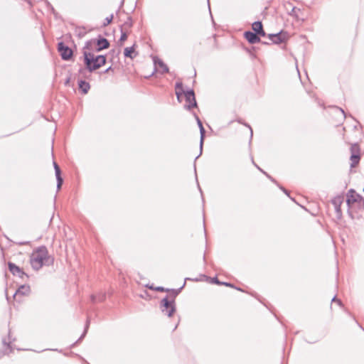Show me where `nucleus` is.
Here are the masks:
<instances>
[{
    "label": "nucleus",
    "instance_id": "obj_1",
    "mask_svg": "<svg viewBox=\"0 0 364 364\" xmlns=\"http://www.w3.org/2000/svg\"><path fill=\"white\" fill-rule=\"evenodd\" d=\"M54 259L49 255L46 246H41L36 249L30 257V263L35 270L40 269L44 265H50L53 263Z\"/></svg>",
    "mask_w": 364,
    "mask_h": 364
},
{
    "label": "nucleus",
    "instance_id": "obj_2",
    "mask_svg": "<svg viewBox=\"0 0 364 364\" xmlns=\"http://www.w3.org/2000/svg\"><path fill=\"white\" fill-rule=\"evenodd\" d=\"M85 64L87 70L92 72L106 63L105 55H100L95 56L93 53L84 52Z\"/></svg>",
    "mask_w": 364,
    "mask_h": 364
},
{
    "label": "nucleus",
    "instance_id": "obj_3",
    "mask_svg": "<svg viewBox=\"0 0 364 364\" xmlns=\"http://www.w3.org/2000/svg\"><path fill=\"white\" fill-rule=\"evenodd\" d=\"M346 203L348 210H361L364 209V198L353 189H350L346 194Z\"/></svg>",
    "mask_w": 364,
    "mask_h": 364
},
{
    "label": "nucleus",
    "instance_id": "obj_4",
    "mask_svg": "<svg viewBox=\"0 0 364 364\" xmlns=\"http://www.w3.org/2000/svg\"><path fill=\"white\" fill-rule=\"evenodd\" d=\"M173 294V298L169 300L168 296H166L161 300V308L163 313L171 317L176 311L174 298L178 294V291L172 290Z\"/></svg>",
    "mask_w": 364,
    "mask_h": 364
},
{
    "label": "nucleus",
    "instance_id": "obj_5",
    "mask_svg": "<svg viewBox=\"0 0 364 364\" xmlns=\"http://www.w3.org/2000/svg\"><path fill=\"white\" fill-rule=\"evenodd\" d=\"M350 152V167L354 168L359 164L360 159L359 146L357 144L351 145Z\"/></svg>",
    "mask_w": 364,
    "mask_h": 364
},
{
    "label": "nucleus",
    "instance_id": "obj_6",
    "mask_svg": "<svg viewBox=\"0 0 364 364\" xmlns=\"http://www.w3.org/2000/svg\"><path fill=\"white\" fill-rule=\"evenodd\" d=\"M58 50L63 60H68L73 55V50L63 42L58 43Z\"/></svg>",
    "mask_w": 364,
    "mask_h": 364
},
{
    "label": "nucleus",
    "instance_id": "obj_7",
    "mask_svg": "<svg viewBox=\"0 0 364 364\" xmlns=\"http://www.w3.org/2000/svg\"><path fill=\"white\" fill-rule=\"evenodd\" d=\"M344 196H337L333 198L331 200V203L334 207L335 211L336 213L337 217L341 218L342 216V210L341 206L344 201Z\"/></svg>",
    "mask_w": 364,
    "mask_h": 364
},
{
    "label": "nucleus",
    "instance_id": "obj_8",
    "mask_svg": "<svg viewBox=\"0 0 364 364\" xmlns=\"http://www.w3.org/2000/svg\"><path fill=\"white\" fill-rule=\"evenodd\" d=\"M184 95L186 97V102L188 103V105H186V107L188 109H191L193 107H195L197 106L196 100L195 98V94L193 90H189L186 91L184 92Z\"/></svg>",
    "mask_w": 364,
    "mask_h": 364
},
{
    "label": "nucleus",
    "instance_id": "obj_9",
    "mask_svg": "<svg viewBox=\"0 0 364 364\" xmlns=\"http://www.w3.org/2000/svg\"><path fill=\"white\" fill-rule=\"evenodd\" d=\"M268 38L273 43L279 44L286 41L287 35L286 33L279 32L275 34H269Z\"/></svg>",
    "mask_w": 364,
    "mask_h": 364
},
{
    "label": "nucleus",
    "instance_id": "obj_10",
    "mask_svg": "<svg viewBox=\"0 0 364 364\" xmlns=\"http://www.w3.org/2000/svg\"><path fill=\"white\" fill-rule=\"evenodd\" d=\"M9 271L14 275L18 276L20 278H23L24 276H26L25 272L15 264L9 262L8 263Z\"/></svg>",
    "mask_w": 364,
    "mask_h": 364
},
{
    "label": "nucleus",
    "instance_id": "obj_11",
    "mask_svg": "<svg viewBox=\"0 0 364 364\" xmlns=\"http://www.w3.org/2000/svg\"><path fill=\"white\" fill-rule=\"evenodd\" d=\"M154 63L156 69H158L161 73H166L168 72V66L159 58L155 57L154 58Z\"/></svg>",
    "mask_w": 364,
    "mask_h": 364
},
{
    "label": "nucleus",
    "instance_id": "obj_12",
    "mask_svg": "<svg viewBox=\"0 0 364 364\" xmlns=\"http://www.w3.org/2000/svg\"><path fill=\"white\" fill-rule=\"evenodd\" d=\"M53 166L55 168V176H56V179H57V189L60 190L61 188V186L63 184V180L61 177V171H60L59 166L55 161L53 162Z\"/></svg>",
    "mask_w": 364,
    "mask_h": 364
},
{
    "label": "nucleus",
    "instance_id": "obj_13",
    "mask_svg": "<svg viewBox=\"0 0 364 364\" xmlns=\"http://www.w3.org/2000/svg\"><path fill=\"white\" fill-rule=\"evenodd\" d=\"M245 38L249 43L254 44L260 42V38L256 33L251 31H246L245 33Z\"/></svg>",
    "mask_w": 364,
    "mask_h": 364
},
{
    "label": "nucleus",
    "instance_id": "obj_14",
    "mask_svg": "<svg viewBox=\"0 0 364 364\" xmlns=\"http://www.w3.org/2000/svg\"><path fill=\"white\" fill-rule=\"evenodd\" d=\"M96 45L97 46L96 50L100 51L102 49L107 48L109 46V43L106 38H100L96 41Z\"/></svg>",
    "mask_w": 364,
    "mask_h": 364
},
{
    "label": "nucleus",
    "instance_id": "obj_15",
    "mask_svg": "<svg viewBox=\"0 0 364 364\" xmlns=\"http://www.w3.org/2000/svg\"><path fill=\"white\" fill-rule=\"evenodd\" d=\"M124 54L125 57L133 59L136 56V54L134 53V45L131 47L125 48Z\"/></svg>",
    "mask_w": 364,
    "mask_h": 364
},
{
    "label": "nucleus",
    "instance_id": "obj_16",
    "mask_svg": "<svg viewBox=\"0 0 364 364\" xmlns=\"http://www.w3.org/2000/svg\"><path fill=\"white\" fill-rule=\"evenodd\" d=\"M79 88L81 90L83 94L87 93L88 90L90 88V84L85 81V80H80L79 82Z\"/></svg>",
    "mask_w": 364,
    "mask_h": 364
},
{
    "label": "nucleus",
    "instance_id": "obj_17",
    "mask_svg": "<svg viewBox=\"0 0 364 364\" xmlns=\"http://www.w3.org/2000/svg\"><path fill=\"white\" fill-rule=\"evenodd\" d=\"M184 92H186L183 90L182 83L177 82L176 84V95L178 100L180 101V97L182 95H184Z\"/></svg>",
    "mask_w": 364,
    "mask_h": 364
},
{
    "label": "nucleus",
    "instance_id": "obj_18",
    "mask_svg": "<svg viewBox=\"0 0 364 364\" xmlns=\"http://www.w3.org/2000/svg\"><path fill=\"white\" fill-rule=\"evenodd\" d=\"M30 291V287L28 285H21L16 292V294L26 295Z\"/></svg>",
    "mask_w": 364,
    "mask_h": 364
},
{
    "label": "nucleus",
    "instance_id": "obj_19",
    "mask_svg": "<svg viewBox=\"0 0 364 364\" xmlns=\"http://www.w3.org/2000/svg\"><path fill=\"white\" fill-rule=\"evenodd\" d=\"M132 26V18L129 16L127 17V20L124 22V23L121 26V29L127 31Z\"/></svg>",
    "mask_w": 364,
    "mask_h": 364
},
{
    "label": "nucleus",
    "instance_id": "obj_20",
    "mask_svg": "<svg viewBox=\"0 0 364 364\" xmlns=\"http://www.w3.org/2000/svg\"><path fill=\"white\" fill-rule=\"evenodd\" d=\"M105 299V294L103 293H100L98 295H92L91 300L92 302H101L103 301Z\"/></svg>",
    "mask_w": 364,
    "mask_h": 364
},
{
    "label": "nucleus",
    "instance_id": "obj_21",
    "mask_svg": "<svg viewBox=\"0 0 364 364\" xmlns=\"http://www.w3.org/2000/svg\"><path fill=\"white\" fill-rule=\"evenodd\" d=\"M263 28L262 24L260 21H255L252 23V29L255 31V33H257L259 31H261Z\"/></svg>",
    "mask_w": 364,
    "mask_h": 364
},
{
    "label": "nucleus",
    "instance_id": "obj_22",
    "mask_svg": "<svg viewBox=\"0 0 364 364\" xmlns=\"http://www.w3.org/2000/svg\"><path fill=\"white\" fill-rule=\"evenodd\" d=\"M200 129V154L202 153V149H203V144L205 137V131L203 127H201Z\"/></svg>",
    "mask_w": 364,
    "mask_h": 364
},
{
    "label": "nucleus",
    "instance_id": "obj_23",
    "mask_svg": "<svg viewBox=\"0 0 364 364\" xmlns=\"http://www.w3.org/2000/svg\"><path fill=\"white\" fill-rule=\"evenodd\" d=\"M121 31H122V35H121L119 41L121 42H123V41H126L127 38V31L121 29Z\"/></svg>",
    "mask_w": 364,
    "mask_h": 364
},
{
    "label": "nucleus",
    "instance_id": "obj_24",
    "mask_svg": "<svg viewBox=\"0 0 364 364\" xmlns=\"http://www.w3.org/2000/svg\"><path fill=\"white\" fill-rule=\"evenodd\" d=\"M113 17H114L113 14H111L109 16H107L105 19V22L103 23V26H106L109 25L112 21Z\"/></svg>",
    "mask_w": 364,
    "mask_h": 364
},
{
    "label": "nucleus",
    "instance_id": "obj_25",
    "mask_svg": "<svg viewBox=\"0 0 364 364\" xmlns=\"http://www.w3.org/2000/svg\"><path fill=\"white\" fill-rule=\"evenodd\" d=\"M148 287H149V289H155V290H156V291H161V292H162V291H168V289H164V287H158L154 288V287H153V286H149Z\"/></svg>",
    "mask_w": 364,
    "mask_h": 364
},
{
    "label": "nucleus",
    "instance_id": "obj_26",
    "mask_svg": "<svg viewBox=\"0 0 364 364\" xmlns=\"http://www.w3.org/2000/svg\"><path fill=\"white\" fill-rule=\"evenodd\" d=\"M89 321L87 320V323H86V326H85V332L83 333V334L82 335V336L80 338V340L82 339V338L83 336H85V333H86V331H87V328H88V326H89Z\"/></svg>",
    "mask_w": 364,
    "mask_h": 364
},
{
    "label": "nucleus",
    "instance_id": "obj_27",
    "mask_svg": "<svg viewBox=\"0 0 364 364\" xmlns=\"http://www.w3.org/2000/svg\"><path fill=\"white\" fill-rule=\"evenodd\" d=\"M332 301L337 302L340 306H341V304H342L341 301V300H339V299H336V296H334V297L332 299Z\"/></svg>",
    "mask_w": 364,
    "mask_h": 364
},
{
    "label": "nucleus",
    "instance_id": "obj_28",
    "mask_svg": "<svg viewBox=\"0 0 364 364\" xmlns=\"http://www.w3.org/2000/svg\"><path fill=\"white\" fill-rule=\"evenodd\" d=\"M257 36H266V33L264 31L263 28L262 29L261 31H259L257 33Z\"/></svg>",
    "mask_w": 364,
    "mask_h": 364
},
{
    "label": "nucleus",
    "instance_id": "obj_29",
    "mask_svg": "<svg viewBox=\"0 0 364 364\" xmlns=\"http://www.w3.org/2000/svg\"><path fill=\"white\" fill-rule=\"evenodd\" d=\"M196 120L199 128L203 127L200 119L198 117H196Z\"/></svg>",
    "mask_w": 364,
    "mask_h": 364
},
{
    "label": "nucleus",
    "instance_id": "obj_30",
    "mask_svg": "<svg viewBox=\"0 0 364 364\" xmlns=\"http://www.w3.org/2000/svg\"><path fill=\"white\" fill-rule=\"evenodd\" d=\"M212 282L213 283H215V284H220V282L218 281V279H217V277H214L212 279Z\"/></svg>",
    "mask_w": 364,
    "mask_h": 364
},
{
    "label": "nucleus",
    "instance_id": "obj_31",
    "mask_svg": "<svg viewBox=\"0 0 364 364\" xmlns=\"http://www.w3.org/2000/svg\"><path fill=\"white\" fill-rule=\"evenodd\" d=\"M261 171H262L269 178H270L272 181H274V179L270 176H269L268 174H267L265 172H264L262 170H261L259 167H257Z\"/></svg>",
    "mask_w": 364,
    "mask_h": 364
},
{
    "label": "nucleus",
    "instance_id": "obj_32",
    "mask_svg": "<svg viewBox=\"0 0 364 364\" xmlns=\"http://www.w3.org/2000/svg\"><path fill=\"white\" fill-rule=\"evenodd\" d=\"M113 69L112 67H109L107 69L105 70V73H109L110 71H112Z\"/></svg>",
    "mask_w": 364,
    "mask_h": 364
},
{
    "label": "nucleus",
    "instance_id": "obj_33",
    "mask_svg": "<svg viewBox=\"0 0 364 364\" xmlns=\"http://www.w3.org/2000/svg\"><path fill=\"white\" fill-rule=\"evenodd\" d=\"M222 284L225 285V286L232 287V285L229 284V283L224 282V283H222Z\"/></svg>",
    "mask_w": 364,
    "mask_h": 364
},
{
    "label": "nucleus",
    "instance_id": "obj_34",
    "mask_svg": "<svg viewBox=\"0 0 364 364\" xmlns=\"http://www.w3.org/2000/svg\"><path fill=\"white\" fill-rule=\"evenodd\" d=\"M340 110H341V113L343 114V116H345V112H344V111H343L342 109H341Z\"/></svg>",
    "mask_w": 364,
    "mask_h": 364
},
{
    "label": "nucleus",
    "instance_id": "obj_35",
    "mask_svg": "<svg viewBox=\"0 0 364 364\" xmlns=\"http://www.w3.org/2000/svg\"><path fill=\"white\" fill-rule=\"evenodd\" d=\"M26 244H28V242H21V243H20V245H26Z\"/></svg>",
    "mask_w": 364,
    "mask_h": 364
},
{
    "label": "nucleus",
    "instance_id": "obj_36",
    "mask_svg": "<svg viewBox=\"0 0 364 364\" xmlns=\"http://www.w3.org/2000/svg\"><path fill=\"white\" fill-rule=\"evenodd\" d=\"M282 189L283 190V191L285 193H287V191L283 188H282Z\"/></svg>",
    "mask_w": 364,
    "mask_h": 364
},
{
    "label": "nucleus",
    "instance_id": "obj_37",
    "mask_svg": "<svg viewBox=\"0 0 364 364\" xmlns=\"http://www.w3.org/2000/svg\"><path fill=\"white\" fill-rule=\"evenodd\" d=\"M248 127H250V131H251V135H252L253 131L252 130L251 127L249 125H248Z\"/></svg>",
    "mask_w": 364,
    "mask_h": 364
}]
</instances>
